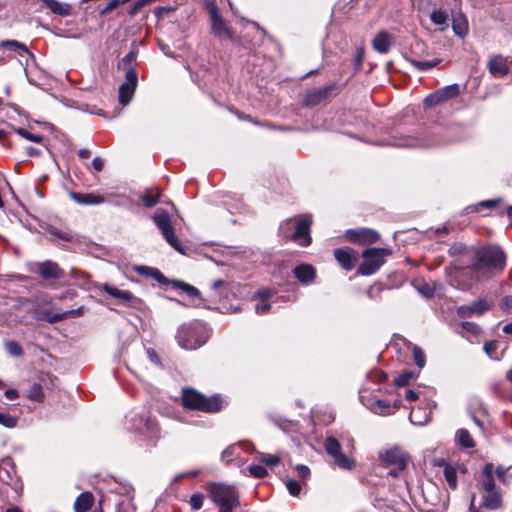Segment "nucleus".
Returning <instances> with one entry per match:
<instances>
[{
    "mask_svg": "<svg viewBox=\"0 0 512 512\" xmlns=\"http://www.w3.org/2000/svg\"><path fill=\"white\" fill-rule=\"evenodd\" d=\"M151 277L160 284L169 283L168 279L158 269L153 271ZM170 284L173 286V288L181 289L187 296L191 298H197L199 302L193 303V305L199 306L201 304L200 302L202 299L200 298V291L196 287L182 281H171Z\"/></svg>",
    "mask_w": 512,
    "mask_h": 512,
    "instance_id": "4468645a",
    "label": "nucleus"
},
{
    "mask_svg": "<svg viewBox=\"0 0 512 512\" xmlns=\"http://www.w3.org/2000/svg\"><path fill=\"white\" fill-rule=\"evenodd\" d=\"M94 503V496L91 492L85 491L81 493L74 502L75 512H87Z\"/></svg>",
    "mask_w": 512,
    "mask_h": 512,
    "instance_id": "bb28decb",
    "label": "nucleus"
},
{
    "mask_svg": "<svg viewBox=\"0 0 512 512\" xmlns=\"http://www.w3.org/2000/svg\"><path fill=\"white\" fill-rule=\"evenodd\" d=\"M311 224L310 216L289 218L281 223L279 232L284 238L290 239L302 247H307L312 242Z\"/></svg>",
    "mask_w": 512,
    "mask_h": 512,
    "instance_id": "7ed1b4c3",
    "label": "nucleus"
},
{
    "mask_svg": "<svg viewBox=\"0 0 512 512\" xmlns=\"http://www.w3.org/2000/svg\"><path fill=\"white\" fill-rule=\"evenodd\" d=\"M39 275L47 280L60 279L63 277V271L58 264L52 261H44L39 264Z\"/></svg>",
    "mask_w": 512,
    "mask_h": 512,
    "instance_id": "412c9836",
    "label": "nucleus"
},
{
    "mask_svg": "<svg viewBox=\"0 0 512 512\" xmlns=\"http://www.w3.org/2000/svg\"><path fill=\"white\" fill-rule=\"evenodd\" d=\"M346 237L352 242L363 244L374 243L378 240L379 235L376 231L368 228L350 229L346 232Z\"/></svg>",
    "mask_w": 512,
    "mask_h": 512,
    "instance_id": "f3484780",
    "label": "nucleus"
},
{
    "mask_svg": "<svg viewBox=\"0 0 512 512\" xmlns=\"http://www.w3.org/2000/svg\"><path fill=\"white\" fill-rule=\"evenodd\" d=\"M248 469H249L250 475L255 478H264L268 474L266 468L263 467L262 465L254 464V465L249 466Z\"/></svg>",
    "mask_w": 512,
    "mask_h": 512,
    "instance_id": "c03bdc74",
    "label": "nucleus"
},
{
    "mask_svg": "<svg viewBox=\"0 0 512 512\" xmlns=\"http://www.w3.org/2000/svg\"><path fill=\"white\" fill-rule=\"evenodd\" d=\"M102 289L111 297L131 307H138L141 304V300L128 290H121L108 284H103Z\"/></svg>",
    "mask_w": 512,
    "mask_h": 512,
    "instance_id": "dca6fc26",
    "label": "nucleus"
},
{
    "mask_svg": "<svg viewBox=\"0 0 512 512\" xmlns=\"http://www.w3.org/2000/svg\"><path fill=\"white\" fill-rule=\"evenodd\" d=\"M493 473L494 465L486 463L477 484V491L480 496L479 506L475 505V495L473 494L470 500L469 512L497 511L503 508V494L496 486Z\"/></svg>",
    "mask_w": 512,
    "mask_h": 512,
    "instance_id": "f03ea898",
    "label": "nucleus"
},
{
    "mask_svg": "<svg viewBox=\"0 0 512 512\" xmlns=\"http://www.w3.org/2000/svg\"><path fill=\"white\" fill-rule=\"evenodd\" d=\"M413 358L416 363V365L419 368H423L425 365V355L421 348L415 346L413 348Z\"/></svg>",
    "mask_w": 512,
    "mask_h": 512,
    "instance_id": "49530a36",
    "label": "nucleus"
},
{
    "mask_svg": "<svg viewBox=\"0 0 512 512\" xmlns=\"http://www.w3.org/2000/svg\"><path fill=\"white\" fill-rule=\"evenodd\" d=\"M405 59L417 70L419 71H427V70H430L434 67H436L440 62H441V59L439 58H434L432 60H428V61H421L419 59H416L415 57H413L412 55L410 56H405Z\"/></svg>",
    "mask_w": 512,
    "mask_h": 512,
    "instance_id": "cd10ccee",
    "label": "nucleus"
},
{
    "mask_svg": "<svg viewBox=\"0 0 512 512\" xmlns=\"http://www.w3.org/2000/svg\"><path fill=\"white\" fill-rule=\"evenodd\" d=\"M203 500H204V495L202 493L197 492V493L192 494V496L190 497V501H189L191 509L193 511H197V510L201 509V507L203 506Z\"/></svg>",
    "mask_w": 512,
    "mask_h": 512,
    "instance_id": "37998d69",
    "label": "nucleus"
},
{
    "mask_svg": "<svg viewBox=\"0 0 512 512\" xmlns=\"http://www.w3.org/2000/svg\"><path fill=\"white\" fill-rule=\"evenodd\" d=\"M15 133L23 137L24 139L35 142V143H41L43 141V136L39 134H32L29 131H27L24 128H13Z\"/></svg>",
    "mask_w": 512,
    "mask_h": 512,
    "instance_id": "e433bc0d",
    "label": "nucleus"
},
{
    "mask_svg": "<svg viewBox=\"0 0 512 512\" xmlns=\"http://www.w3.org/2000/svg\"><path fill=\"white\" fill-rule=\"evenodd\" d=\"M455 439L457 443L465 449H471L475 447V442L467 429H459L456 432Z\"/></svg>",
    "mask_w": 512,
    "mask_h": 512,
    "instance_id": "c85d7f7f",
    "label": "nucleus"
},
{
    "mask_svg": "<svg viewBox=\"0 0 512 512\" xmlns=\"http://www.w3.org/2000/svg\"><path fill=\"white\" fill-rule=\"evenodd\" d=\"M443 475L448 487L451 490H456L458 486L457 468L451 464H445V468L443 469Z\"/></svg>",
    "mask_w": 512,
    "mask_h": 512,
    "instance_id": "7c9ffc66",
    "label": "nucleus"
},
{
    "mask_svg": "<svg viewBox=\"0 0 512 512\" xmlns=\"http://www.w3.org/2000/svg\"><path fill=\"white\" fill-rule=\"evenodd\" d=\"M159 197H160L159 194H157V195L147 194L142 197V202L146 207L151 208L159 202Z\"/></svg>",
    "mask_w": 512,
    "mask_h": 512,
    "instance_id": "5fc2aeb1",
    "label": "nucleus"
},
{
    "mask_svg": "<svg viewBox=\"0 0 512 512\" xmlns=\"http://www.w3.org/2000/svg\"><path fill=\"white\" fill-rule=\"evenodd\" d=\"M461 327L464 330H466V331H468V332H470V333H472L474 335H477V334L480 333L479 326L477 324L473 323V322H468V321L462 322L461 323Z\"/></svg>",
    "mask_w": 512,
    "mask_h": 512,
    "instance_id": "4d7b16f0",
    "label": "nucleus"
},
{
    "mask_svg": "<svg viewBox=\"0 0 512 512\" xmlns=\"http://www.w3.org/2000/svg\"><path fill=\"white\" fill-rule=\"evenodd\" d=\"M272 292L270 289H263L257 292L254 296V300L257 301L255 305V312L259 315L266 314L270 310V303L268 299L271 297Z\"/></svg>",
    "mask_w": 512,
    "mask_h": 512,
    "instance_id": "393cba45",
    "label": "nucleus"
},
{
    "mask_svg": "<svg viewBox=\"0 0 512 512\" xmlns=\"http://www.w3.org/2000/svg\"><path fill=\"white\" fill-rule=\"evenodd\" d=\"M489 72L497 78L504 77L509 73V64L507 58L497 55L488 62Z\"/></svg>",
    "mask_w": 512,
    "mask_h": 512,
    "instance_id": "6ab92c4d",
    "label": "nucleus"
},
{
    "mask_svg": "<svg viewBox=\"0 0 512 512\" xmlns=\"http://www.w3.org/2000/svg\"><path fill=\"white\" fill-rule=\"evenodd\" d=\"M391 254L387 248H369L362 252L363 262L358 268V273L364 276L374 274L384 264L385 256Z\"/></svg>",
    "mask_w": 512,
    "mask_h": 512,
    "instance_id": "6e6552de",
    "label": "nucleus"
},
{
    "mask_svg": "<svg viewBox=\"0 0 512 512\" xmlns=\"http://www.w3.org/2000/svg\"><path fill=\"white\" fill-rule=\"evenodd\" d=\"M120 4H123L122 0H110L107 5L101 10V15H106L110 11L116 9Z\"/></svg>",
    "mask_w": 512,
    "mask_h": 512,
    "instance_id": "13d9d810",
    "label": "nucleus"
},
{
    "mask_svg": "<svg viewBox=\"0 0 512 512\" xmlns=\"http://www.w3.org/2000/svg\"><path fill=\"white\" fill-rule=\"evenodd\" d=\"M138 83V74L134 68L128 67L125 73V82L118 89L119 102L123 106L132 100Z\"/></svg>",
    "mask_w": 512,
    "mask_h": 512,
    "instance_id": "f8f14e48",
    "label": "nucleus"
},
{
    "mask_svg": "<svg viewBox=\"0 0 512 512\" xmlns=\"http://www.w3.org/2000/svg\"><path fill=\"white\" fill-rule=\"evenodd\" d=\"M258 459L270 467L276 466L280 463V458L273 454L259 453Z\"/></svg>",
    "mask_w": 512,
    "mask_h": 512,
    "instance_id": "a19ab883",
    "label": "nucleus"
},
{
    "mask_svg": "<svg viewBox=\"0 0 512 512\" xmlns=\"http://www.w3.org/2000/svg\"><path fill=\"white\" fill-rule=\"evenodd\" d=\"M394 145L400 146V147H422V146H425L424 144H420L415 139H412V138L403 139V140L395 143Z\"/></svg>",
    "mask_w": 512,
    "mask_h": 512,
    "instance_id": "6e6d98bb",
    "label": "nucleus"
},
{
    "mask_svg": "<svg viewBox=\"0 0 512 512\" xmlns=\"http://www.w3.org/2000/svg\"><path fill=\"white\" fill-rule=\"evenodd\" d=\"M364 56H365L364 49L362 47L358 48L356 50V54H355V64L358 68L362 65Z\"/></svg>",
    "mask_w": 512,
    "mask_h": 512,
    "instance_id": "e2e57ef3",
    "label": "nucleus"
},
{
    "mask_svg": "<svg viewBox=\"0 0 512 512\" xmlns=\"http://www.w3.org/2000/svg\"><path fill=\"white\" fill-rule=\"evenodd\" d=\"M208 493L212 502L219 508V512H233L240 506L239 492L235 485L210 483Z\"/></svg>",
    "mask_w": 512,
    "mask_h": 512,
    "instance_id": "39448f33",
    "label": "nucleus"
},
{
    "mask_svg": "<svg viewBox=\"0 0 512 512\" xmlns=\"http://www.w3.org/2000/svg\"><path fill=\"white\" fill-rule=\"evenodd\" d=\"M0 47H7L11 50L18 51V54L20 56L23 55V53H28L27 47L15 40H5L0 43Z\"/></svg>",
    "mask_w": 512,
    "mask_h": 512,
    "instance_id": "c9c22d12",
    "label": "nucleus"
},
{
    "mask_svg": "<svg viewBox=\"0 0 512 512\" xmlns=\"http://www.w3.org/2000/svg\"><path fill=\"white\" fill-rule=\"evenodd\" d=\"M332 90L333 86H327L320 88L316 91H313L306 95L304 99V104L306 106H315L322 102L323 100H325L326 98H328Z\"/></svg>",
    "mask_w": 512,
    "mask_h": 512,
    "instance_id": "a878e982",
    "label": "nucleus"
},
{
    "mask_svg": "<svg viewBox=\"0 0 512 512\" xmlns=\"http://www.w3.org/2000/svg\"><path fill=\"white\" fill-rule=\"evenodd\" d=\"M491 305L484 299H478L469 305H462L457 308V315L461 318L481 316L491 309Z\"/></svg>",
    "mask_w": 512,
    "mask_h": 512,
    "instance_id": "2eb2a0df",
    "label": "nucleus"
},
{
    "mask_svg": "<svg viewBox=\"0 0 512 512\" xmlns=\"http://www.w3.org/2000/svg\"><path fill=\"white\" fill-rule=\"evenodd\" d=\"M70 197L77 202L78 204L82 205H99L104 203L105 199L102 195L95 194V193H77V192H71Z\"/></svg>",
    "mask_w": 512,
    "mask_h": 512,
    "instance_id": "b1692460",
    "label": "nucleus"
},
{
    "mask_svg": "<svg viewBox=\"0 0 512 512\" xmlns=\"http://www.w3.org/2000/svg\"><path fill=\"white\" fill-rule=\"evenodd\" d=\"M41 2L52 14L61 17H67L72 12V6L69 3L59 2L58 0H41Z\"/></svg>",
    "mask_w": 512,
    "mask_h": 512,
    "instance_id": "5701e85b",
    "label": "nucleus"
},
{
    "mask_svg": "<svg viewBox=\"0 0 512 512\" xmlns=\"http://www.w3.org/2000/svg\"><path fill=\"white\" fill-rule=\"evenodd\" d=\"M130 429L143 441L154 443L160 437V428L149 411L135 414L130 419Z\"/></svg>",
    "mask_w": 512,
    "mask_h": 512,
    "instance_id": "423d86ee",
    "label": "nucleus"
},
{
    "mask_svg": "<svg viewBox=\"0 0 512 512\" xmlns=\"http://www.w3.org/2000/svg\"><path fill=\"white\" fill-rule=\"evenodd\" d=\"M153 220L157 228L161 231L165 240L168 242V244L171 247H173L176 251L184 253L182 244L174 233V227L172 225L169 213L163 209L158 210L154 214Z\"/></svg>",
    "mask_w": 512,
    "mask_h": 512,
    "instance_id": "1a4fd4ad",
    "label": "nucleus"
},
{
    "mask_svg": "<svg viewBox=\"0 0 512 512\" xmlns=\"http://www.w3.org/2000/svg\"><path fill=\"white\" fill-rule=\"evenodd\" d=\"M495 473H496L498 479L503 484H508L512 478V475L509 474V472H508V468H504L502 466H498L495 470Z\"/></svg>",
    "mask_w": 512,
    "mask_h": 512,
    "instance_id": "a18cd8bd",
    "label": "nucleus"
},
{
    "mask_svg": "<svg viewBox=\"0 0 512 512\" xmlns=\"http://www.w3.org/2000/svg\"><path fill=\"white\" fill-rule=\"evenodd\" d=\"M437 93L440 94V99L444 102L458 96L460 93V87L458 84H451L437 90Z\"/></svg>",
    "mask_w": 512,
    "mask_h": 512,
    "instance_id": "2f4dec72",
    "label": "nucleus"
},
{
    "mask_svg": "<svg viewBox=\"0 0 512 512\" xmlns=\"http://www.w3.org/2000/svg\"><path fill=\"white\" fill-rule=\"evenodd\" d=\"M412 377H413L412 373L405 372V373L397 376L394 380V383L396 386L403 387V386H406L410 382Z\"/></svg>",
    "mask_w": 512,
    "mask_h": 512,
    "instance_id": "09e8293b",
    "label": "nucleus"
},
{
    "mask_svg": "<svg viewBox=\"0 0 512 512\" xmlns=\"http://www.w3.org/2000/svg\"><path fill=\"white\" fill-rule=\"evenodd\" d=\"M497 349L498 341L496 340L488 341L484 344V351L491 359H500L501 356L497 353Z\"/></svg>",
    "mask_w": 512,
    "mask_h": 512,
    "instance_id": "ea45409f",
    "label": "nucleus"
},
{
    "mask_svg": "<svg viewBox=\"0 0 512 512\" xmlns=\"http://www.w3.org/2000/svg\"><path fill=\"white\" fill-rule=\"evenodd\" d=\"M296 471L300 478H308L310 476V469L306 465L299 464L296 466Z\"/></svg>",
    "mask_w": 512,
    "mask_h": 512,
    "instance_id": "bf43d9fd",
    "label": "nucleus"
},
{
    "mask_svg": "<svg viewBox=\"0 0 512 512\" xmlns=\"http://www.w3.org/2000/svg\"><path fill=\"white\" fill-rule=\"evenodd\" d=\"M453 30L455 34L463 37L467 34L468 24L463 16H459L453 20Z\"/></svg>",
    "mask_w": 512,
    "mask_h": 512,
    "instance_id": "f704fd0d",
    "label": "nucleus"
},
{
    "mask_svg": "<svg viewBox=\"0 0 512 512\" xmlns=\"http://www.w3.org/2000/svg\"><path fill=\"white\" fill-rule=\"evenodd\" d=\"M293 274L299 282L305 285L312 283L316 277V271L314 267L309 264H301L296 266L293 270Z\"/></svg>",
    "mask_w": 512,
    "mask_h": 512,
    "instance_id": "4be33fe9",
    "label": "nucleus"
},
{
    "mask_svg": "<svg viewBox=\"0 0 512 512\" xmlns=\"http://www.w3.org/2000/svg\"><path fill=\"white\" fill-rule=\"evenodd\" d=\"M0 424L7 428H14L17 425V418L0 411Z\"/></svg>",
    "mask_w": 512,
    "mask_h": 512,
    "instance_id": "79ce46f5",
    "label": "nucleus"
},
{
    "mask_svg": "<svg viewBox=\"0 0 512 512\" xmlns=\"http://www.w3.org/2000/svg\"><path fill=\"white\" fill-rule=\"evenodd\" d=\"M156 268L148 267V266H139L136 268V271L144 276H150L153 274V271H155Z\"/></svg>",
    "mask_w": 512,
    "mask_h": 512,
    "instance_id": "69168bd1",
    "label": "nucleus"
},
{
    "mask_svg": "<svg viewBox=\"0 0 512 512\" xmlns=\"http://www.w3.org/2000/svg\"><path fill=\"white\" fill-rule=\"evenodd\" d=\"M286 488L292 496H298L301 492V485L293 479L287 480Z\"/></svg>",
    "mask_w": 512,
    "mask_h": 512,
    "instance_id": "de8ad7c7",
    "label": "nucleus"
},
{
    "mask_svg": "<svg viewBox=\"0 0 512 512\" xmlns=\"http://www.w3.org/2000/svg\"><path fill=\"white\" fill-rule=\"evenodd\" d=\"M418 291L427 298L433 296V289L428 284L420 285Z\"/></svg>",
    "mask_w": 512,
    "mask_h": 512,
    "instance_id": "680f3d73",
    "label": "nucleus"
},
{
    "mask_svg": "<svg viewBox=\"0 0 512 512\" xmlns=\"http://www.w3.org/2000/svg\"><path fill=\"white\" fill-rule=\"evenodd\" d=\"M148 4H150L148 0H137L128 11V14L131 17H134L144 6Z\"/></svg>",
    "mask_w": 512,
    "mask_h": 512,
    "instance_id": "603ef678",
    "label": "nucleus"
},
{
    "mask_svg": "<svg viewBox=\"0 0 512 512\" xmlns=\"http://www.w3.org/2000/svg\"><path fill=\"white\" fill-rule=\"evenodd\" d=\"M236 449L237 446L230 445L221 453V459L226 463L230 462L235 455Z\"/></svg>",
    "mask_w": 512,
    "mask_h": 512,
    "instance_id": "3c124183",
    "label": "nucleus"
},
{
    "mask_svg": "<svg viewBox=\"0 0 512 512\" xmlns=\"http://www.w3.org/2000/svg\"><path fill=\"white\" fill-rule=\"evenodd\" d=\"M181 404L185 409L205 413H216L222 409V400L218 396L206 397L194 388H183Z\"/></svg>",
    "mask_w": 512,
    "mask_h": 512,
    "instance_id": "20e7f679",
    "label": "nucleus"
},
{
    "mask_svg": "<svg viewBox=\"0 0 512 512\" xmlns=\"http://www.w3.org/2000/svg\"><path fill=\"white\" fill-rule=\"evenodd\" d=\"M136 57H137V53L135 51H130L128 54H126L123 57L121 64L123 66H130L131 63L136 60Z\"/></svg>",
    "mask_w": 512,
    "mask_h": 512,
    "instance_id": "052dcab7",
    "label": "nucleus"
},
{
    "mask_svg": "<svg viewBox=\"0 0 512 512\" xmlns=\"http://www.w3.org/2000/svg\"><path fill=\"white\" fill-rule=\"evenodd\" d=\"M324 448L328 455H330L335 464L344 470H352L355 466L354 460L342 453V447L340 442L333 436L326 438L324 442Z\"/></svg>",
    "mask_w": 512,
    "mask_h": 512,
    "instance_id": "9b49d317",
    "label": "nucleus"
},
{
    "mask_svg": "<svg viewBox=\"0 0 512 512\" xmlns=\"http://www.w3.org/2000/svg\"><path fill=\"white\" fill-rule=\"evenodd\" d=\"M500 199H491V200H485L480 203L481 206L491 209L496 207V205L500 202Z\"/></svg>",
    "mask_w": 512,
    "mask_h": 512,
    "instance_id": "774afa93",
    "label": "nucleus"
},
{
    "mask_svg": "<svg viewBox=\"0 0 512 512\" xmlns=\"http://www.w3.org/2000/svg\"><path fill=\"white\" fill-rule=\"evenodd\" d=\"M370 410L379 415H390L394 413L392 405L386 400H374L370 404Z\"/></svg>",
    "mask_w": 512,
    "mask_h": 512,
    "instance_id": "c756f323",
    "label": "nucleus"
},
{
    "mask_svg": "<svg viewBox=\"0 0 512 512\" xmlns=\"http://www.w3.org/2000/svg\"><path fill=\"white\" fill-rule=\"evenodd\" d=\"M4 346L6 351L13 357H19L23 354V349L21 345L14 340L6 341Z\"/></svg>",
    "mask_w": 512,
    "mask_h": 512,
    "instance_id": "4c0bfd02",
    "label": "nucleus"
},
{
    "mask_svg": "<svg viewBox=\"0 0 512 512\" xmlns=\"http://www.w3.org/2000/svg\"><path fill=\"white\" fill-rule=\"evenodd\" d=\"M420 414H421L420 408H417V409L412 408L410 415H409V419L414 425H424L425 423L428 422L429 416L425 414L423 417H421Z\"/></svg>",
    "mask_w": 512,
    "mask_h": 512,
    "instance_id": "58836bf2",
    "label": "nucleus"
},
{
    "mask_svg": "<svg viewBox=\"0 0 512 512\" xmlns=\"http://www.w3.org/2000/svg\"><path fill=\"white\" fill-rule=\"evenodd\" d=\"M431 21L438 26H441L442 29H445L448 26V16L442 10H434L430 16Z\"/></svg>",
    "mask_w": 512,
    "mask_h": 512,
    "instance_id": "72a5a7b5",
    "label": "nucleus"
},
{
    "mask_svg": "<svg viewBox=\"0 0 512 512\" xmlns=\"http://www.w3.org/2000/svg\"><path fill=\"white\" fill-rule=\"evenodd\" d=\"M392 44L393 37L387 31L378 32L372 40L373 49L381 54L388 53Z\"/></svg>",
    "mask_w": 512,
    "mask_h": 512,
    "instance_id": "aec40b11",
    "label": "nucleus"
},
{
    "mask_svg": "<svg viewBox=\"0 0 512 512\" xmlns=\"http://www.w3.org/2000/svg\"><path fill=\"white\" fill-rule=\"evenodd\" d=\"M209 14L211 19L212 33L222 39H232V31L226 21L220 16L218 8L214 2L209 3Z\"/></svg>",
    "mask_w": 512,
    "mask_h": 512,
    "instance_id": "ddd939ff",
    "label": "nucleus"
},
{
    "mask_svg": "<svg viewBox=\"0 0 512 512\" xmlns=\"http://www.w3.org/2000/svg\"><path fill=\"white\" fill-rule=\"evenodd\" d=\"M335 259L343 269L350 271L356 263V254L351 248H337L334 250Z\"/></svg>",
    "mask_w": 512,
    "mask_h": 512,
    "instance_id": "a211bd4d",
    "label": "nucleus"
},
{
    "mask_svg": "<svg viewBox=\"0 0 512 512\" xmlns=\"http://www.w3.org/2000/svg\"><path fill=\"white\" fill-rule=\"evenodd\" d=\"M84 312V307L81 306L77 309H73V310H68V311H65L61 314V316H59L57 319L60 320V319H65V318H70V317H78V316H81Z\"/></svg>",
    "mask_w": 512,
    "mask_h": 512,
    "instance_id": "864d4df0",
    "label": "nucleus"
},
{
    "mask_svg": "<svg viewBox=\"0 0 512 512\" xmlns=\"http://www.w3.org/2000/svg\"><path fill=\"white\" fill-rule=\"evenodd\" d=\"M92 167L95 171L100 172L104 167V160L101 157H95L92 160Z\"/></svg>",
    "mask_w": 512,
    "mask_h": 512,
    "instance_id": "0e129e2a",
    "label": "nucleus"
},
{
    "mask_svg": "<svg viewBox=\"0 0 512 512\" xmlns=\"http://www.w3.org/2000/svg\"><path fill=\"white\" fill-rule=\"evenodd\" d=\"M204 330L200 323L182 325L176 334L177 342L184 349H196L206 342Z\"/></svg>",
    "mask_w": 512,
    "mask_h": 512,
    "instance_id": "0eeeda50",
    "label": "nucleus"
},
{
    "mask_svg": "<svg viewBox=\"0 0 512 512\" xmlns=\"http://www.w3.org/2000/svg\"><path fill=\"white\" fill-rule=\"evenodd\" d=\"M27 398L35 402H43L45 395L40 384H33L27 394Z\"/></svg>",
    "mask_w": 512,
    "mask_h": 512,
    "instance_id": "473e14b6",
    "label": "nucleus"
},
{
    "mask_svg": "<svg viewBox=\"0 0 512 512\" xmlns=\"http://www.w3.org/2000/svg\"><path fill=\"white\" fill-rule=\"evenodd\" d=\"M379 458L383 463L395 466V468L389 472V474L394 477L398 476V473L406 468L410 460L409 455L399 447H393L381 452Z\"/></svg>",
    "mask_w": 512,
    "mask_h": 512,
    "instance_id": "9d476101",
    "label": "nucleus"
},
{
    "mask_svg": "<svg viewBox=\"0 0 512 512\" xmlns=\"http://www.w3.org/2000/svg\"><path fill=\"white\" fill-rule=\"evenodd\" d=\"M147 356L151 362H153L155 364H160V359L154 349H152V348L147 349Z\"/></svg>",
    "mask_w": 512,
    "mask_h": 512,
    "instance_id": "338daca9",
    "label": "nucleus"
},
{
    "mask_svg": "<svg viewBox=\"0 0 512 512\" xmlns=\"http://www.w3.org/2000/svg\"><path fill=\"white\" fill-rule=\"evenodd\" d=\"M506 266L504 251L498 246H489L478 250L475 254L472 266L457 269L450 278V283L461 290L468 289L473 280L474 273H487L491 271H503Z\"/></svg>",
    "mask_w": 512,
    "mask_h": 512,
    "instance_id": "f257e3e1",
    "label": "nucleus"
},
{
    "mask_svg": "<svg viewBox=\"0 0 512 512\" xmlns=\"http://www.w3.org/2000/svg\"><path fill=\"white\" fill-rule=\"evenodd\" d=\"M440 94L437 93V91H435L434 93H431L430 95H428L425 100H424V104L425 106L427 107H433V106H436L438 105L439 103L442 102V100L440 99Z\"/></svg>",
    "mask_w": 512,
    "mask_h": 512,
    "instance_id": "8fccbe9b",
    "label": "nucleus"
}]
</instances>
